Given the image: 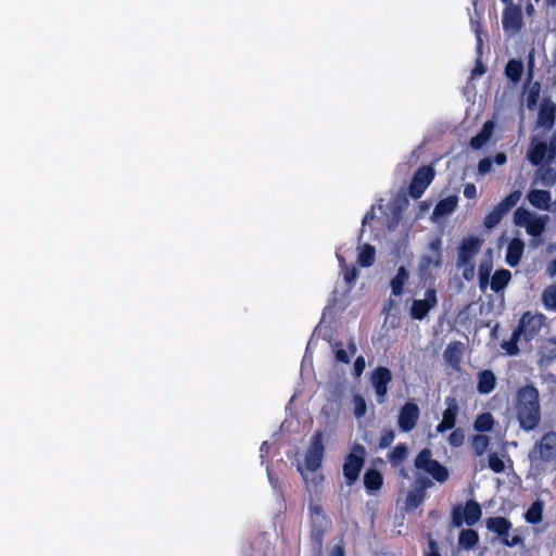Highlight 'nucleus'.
Listing matches in <instances>:
<instances>
[{
  "mask_svg": "<svg viewBox=\"0 0 556 556\" xmlns=\"http://www.w3.org/2000/svg\"><path fill=\"white\" fill-rule=\"evenodd\" d=\"M515 414L519 427L525 431L535 429L541 421L540 393L533 384L518 389L515 397Z\"/></svg>",
  "mask_w": 556,
  "mask_h": 556,
  "instance_id": "obj_1",
  "label": "nucleus"
},
{
  "mask_svg": "<svg viewBox=\"0 0 556 556\" xmlns=\"http://www.w3.org/2000/svg\"><path fill=\"white\" fill-rule=\"evenodd\" d=\"M309 510V541L315 551L321 552L324 539L328 530L331 528V520L324 511L321 505L312 504Z\"/></svg>",
  "mask_w": 556,
  "mask_h": 556,
  "instance_id": "obj_2",
  "label": "nucleus"
},
{
  "mask_svg": "<svg viewBox=\"0 0 556 556\" xmlns=\"http://www.w3.org/2000/svg\"><path fill=\"white\" fill-rule=\"evenodd\" d=\"M366 448L359 443H354L351 447V452L345 456L342 471L343 476L349 485L354 484L365 465Z\"/></svg>",
  "mask_w": 556,
  "mask_h": 556,
  "instance_id": "obj_3",
  "label": "nucleus"
},
{
  "mask_svg": "<svg viewBox=\"0 0 556 556\" xmlns=\"http://www.w3.org/2000/svg\"><path fill=\"white\" fill-rule=\"evenodd\" d=\"M415 467L430 475L437 482L444 483L447 481L450 473L445 466L432 458L430 448H422L415 458Z\"/></svg>",
  "mask_w": 556,
  "mask_h": 556,
  "instance_id": "obj_4",
  "label": "nucleus"
},
{
  "mask_svg": "<svg viewBox=\"0 0 556 556\" xmlns=\"http://www.w3.org/2000/svg\"><path fill=\"white\" fill-rule=\"evenodd\" d=\"M452 523L459 528L464 523L475 526L482 516L480 504L476 500H468L465 507L455 505L452 509Z\"/></svg>",
  "mask_w": 556,
  "mask_h": 556,
  "instance_id": "obj_5",
  "label": "nucleus"
},
{
  "mask_svg": "<svg viewBox=\"0 0 556 556\" xmlns=\"http://www.w3.org/2000/svg\"><path fill=\"white\" fill-rule=\"evenodd\" d=\"M545 320V315L541 313L531 314V312H525L519 319L516 330L521 333L526 341H531L540 332Z\"/></svg>",
  "mask_w": 556,
  "mask_h": 556,
  "instance_id": "obj_6",
  "label": "nucleus"
},
{
  "mask_svg": "<svg viewBox=\"0 0 556 556\" xmlns=\"http://www.w3.org/2000/svg\"><path fill=\"white\" fill-rule=\"evenodd\" d=\"M434 178V169L431 166L418 168L409 184L408 192L413 199H419Z\"/></svg>",
  "mask_w": 556,
  "mask_h": 556,
  "instance_id": "obj_7",
  "label": "nucleus"
},
{
  "mask_svg": "<svg viewBox=\"0 0 556 556\" xmlns=\"http://www.w3.org/2000/svg\"><path fill=\"white\" fill-rule=\"evenodd\" d=\"M555 157V148H548L547 143L538 140L535 137L531 139V143L527 151V159L533 166H540L545 161L551 162Z\"/></svg>",
  "mask_w": 556,
  "mask_h": 556,
  "instance_id": "obj_8",
  "label": "nucleus"
},
{
  "mask_svg": "<svg viewBox=\"0 0 556 556\" xmlns=\"http://www.w3.org/2000/svg\"><path fill=\"white\" fill-rule=\"evenodd\" d=\"M533 459L539 458L544 463H549L556 457V432H546L533 446Z\"/></svg>",
  "mask_w": 556,
  "mask_h": 556,
  "instance_id": "obj_9",
  "label": "nucleus"
},
{
  "mask_svg": "<svg viewBox=\"0 0 556 556\" xmlns=\"http://www.w3.org/2000/svg\"><path fill=\"white\" fill-rule=\"evenodd\" d=\"M522 9L520 4L505 7L502 13V26L505 33L518 34L523 27Z\"/></svg>",
  "mask_w": 556,
  "mask_h": 556,
  "instance_id": "obj_10",
  "label": "nucleus"
},
{
  "mask_svg": "<svg viewBox=\"0 0 556 556\" xmlns=\"http://www.w3.org/2000/svg\"><path fill=\"white\" fill-rule=\"evenodd\" d=\"M437 304V291L434 288H429L426 290L424 300L413 301L409 315L413 319L422 320Z\"/></svg>",
  "mask_w": 556,
  "mask_h": 556,
  "instance_id": "obj_11",
  "label": "nucleus"
},
{
  "mask_svg": "<svg viewBox=\"0 0 556 556\" xmlns=\"http://www.w3.org/2000/svg\"><path fill=\"white\" fill-rule=\"evenodd\" d=\"M420 417L418 405L412 401L406 402L400 409L397 426L402 432H410L417 425Z\"/></svg>",
  "mask_w": 556,
  "mask_h": 556,
  "instance_id": "obj_12",
  "label": "nucleus"
},
{
  "mask_svg": "<svg viewBox=\"0 0 556 556\" xmlns=\"http://www.w3.org/2000/svg\"><path fill=\"white\" fill-rule=\"evenodd\" d=\"M432 255H422L419 260V273L421 276L430 275L431 267H440L442 264V240L435 238L429 243Z\"/></svg>",
  "mask_w": 556,
  "mask_h": 556,
  "instance_id": "obj_13",
  "label": "nucleus"
},
{
  "mask_svg": "<svg viewBox=\"0 0 556 556\" xmlns=\"http://www.w3.org/2000/svg\"><path fill=\"white\" fill-rule=\"evenodd\" d=\"M392 381V372L388 367L378 366L371 371L370 382L375 389L379 403L384 401L389 383Z\"/></svg>",
  "mask_w": 556,
  "mask_h": 556,
  "instance_id": "obj_14",
  "label": "nucleus"
},
{
  "mask_svg": "<svg viewBox=\"0 0 556 556\" xmlns=\"http://www.w3.org/2000/svg\"><path fill=\"white\" fill-rule=\"evenodd\" d=\"M482 240L475 236L466 237L462 240L458 249L457 266L462 267V263L473 262L475 256L479 253Z\"/></svg>",
  "mask_w": 556,
  "mask_h": 556,
  "instance_id": "obj_15",
  "label": "nucleus"
},
{
  "mask_svg": "<svg viewBox=\"0 0 556 556\" xmlns=\"http://www.w3.org/2000/svg\"><path fill=\"white\" fill-rule=\"evenodd\" d=\"M446 408L442 414V420L437 426L438 433H444L448 430L454 429L456 425V418L459 413V406L456 397L447 396L445 397Z\"/></svg>",
  "mask_w": 556,
  "mask_h": 556,
  "instance_id": "obj_16",
  "label": "nucleus"
},
{
  "mask_svg": "<svg viewBox=\"0 0 556 556\" xmlns=\"http://www.w3.org/2000/svg\"><path fill=\"white\" fill-rule=\"evenodd\" d=\"M549 220L547 215H540L534 217L529 222V224L525 227L527 233L531 237L530 245L533 248H538L543 243L542 235L545 231L546 225Z\"/></svg>",
  "mask_w": 556,
  "mask_h": 556,
  "instance_id": "obj_17",
  "label": "nucleus"
},
{
  "mask_svg": "<svg viewBox=\"0 0 556 556\" xmlns=\"http://www.w3.org/2000/svg\"><path fill=\"white\" fill-rule=\"evenodd\" d=\"M555 118L556 104L549 98H544L538 114V125L548 130L554 126Z\"/></svg>",
  "mask_w": 556,
  "mask_h": 556,
  "instance_id": "obj_18",
  "label": "nucleus"
},
{
  "mask_svg": "<svg viewBox=\"0 0 556 556\" xmlns=\"http://www.w3.org/2000/svg\"><path fill=\"white\" fill-rule=\"evenodd\" d=\"M525 252V242L520 238H513L507 245L505 261L510 267L519 265Z\"/></svg>",
  "mask_w": 556,
  "mask_h": 556,
  "instance_id": "obj_19",
  "label": "nucleus"
},
{
  "mask_svg": "<svg viewBox=\"0 0 556 556\" xmlns=\"http://www.w3.org/2000/svg\"><path fill=\"white\" fill-rule=\"evenodd\" d=\"M464 352V343L460 341H452L447 344L443 352L444 361L455 370L460 368L462 355Z\"/></svg>",
  "mask_w": 556,
  "mask_h": 556,
  "instance_id": "obj_20",
  "label": "nucleus"
},
{
  "mask_svg": "<svg viewBox=\"0 0 556 556\" xmlns=\"http://www.w3.org/2000/svg\"><path fill=\"white\" fill-rule=\"evenodd\" d=\"M527 199L530 204L539 210L549 211L552 205L551 192L547 190L532 189L528 192Z\"/></svg>",
  "mask_w": 556,
  "mask_h": 556,
  "instance_id": "obj_21",
  "label": "nucleus"
},
{
  "mask_svg": "<svg viewBox=\"0 0 556 556\" xmlns=\"http://www.w3.org/2000/svg\"><path fill=\"white\" fill-rule=\"evenodd\" d=\"M383 485L382 473L374 468H368L364 473V486L368 494H375Z\"/></svg>",
  "mask_w": 556,
  "mask_h": 556,
  "instance_id": "obj_22",
  "label": "nucleus"
},
{
  "mask_svg": "<svg viewBox=\"0 0 556 556\" xmlns=\"http://www.w3.org/2000/svg\"><path fill=\"white\" fill-rule=\"evenodd\" d=\"M493 130L494 123L492 121H486L481 130L470 139V147L473 150H480L483 148L491 139Z\"/></svg>",
  "mask_w": 556,
  "mask_h": 556,
  "instance_id": "obj_23",
  "label": "nucleus"
},
{
  "mask_svg": "<svg viewBox=\"0 0 556 556\" xmlns=\"http://www.w3.org/2000/svg\"><path fill=\"white\" fill-rule=\"evenodd\" d=\"M495 387L496 377L492 370L484 369L478 374L477 391L480 394H489L495 389Z\"/></svg>",
  "mask_w": 556,
  "mask_h": 556,
  "instance_id": "obj_24",
  "label": "nucleus"
},
{
  "mask_svg": "<svg viewBox=\"0 0 556 556\" xmlns=\"http://www.w3.org/2000/svg\"><path fill=\"white\" fill-rule=\"evenodd\" d=\"M486 528L502 540L511 529V522L505 517H490L486 519Z\"/></svg>",
  "mask_w": 556,
  "mask_h": 556,
  "instance_id": "obj_25",
  "label": "nucleus"
},
{
  "mask_svg": "<svg viewBox=\"0 0 556 556\" xmlns=\"http://www.w3.org/2000/svg\"><path fill=\"white\" fill-rule=\"evenodd\" d=\"M511 279V274L508 269H497L491 277L490 287L495 293L501 292L506 288Z\"/></svg>",
  "mask_w": 556,
  "mask_h": 556,
  "instance_id": "obj_26",
  "label": "nucleus"
},
{
  "mask_svg": "<svg viewBox=\"0 0 556 556\" xmlns=\"http://www.w3.org/2000/svg\"><path fill=\"white\" fill-rule=\"evenodd\" d=\"M409 274L404 266L399 267L396 275L391 279L390 286L394 296L403 293L404 285L407 282Z\"/></svg>",
  "mask_w": 556,
  "mask_h": 556,
  "instance_id": "obj_27",
  "label": "nucleus"
},
{
  "mask_svg": "<svg viewBox=\"0 0 556 556\" xmlns=\"http://www.w3.org/2000/svg\"><path fill=\"white\" fill-rule=\"evenodd\" d=\"M457 197L455 195L446 197L440 200L434 206L433 215L441 217L451 214L452 212L455 211L457 206Z\"/></svg>",
  "mask_w": 556,
  "mask_h": 556,
  "instance_id": "obj_28",
  "label": "nucleus"
},
{
  "mask_svg": "<svg viewBox=\"0 0 556 556\" xmlns=\"http://www.w3.org/2000/svg\"><path fill=\"white\" fill-rule=\"evenodd\" d=\"M544 503L540 500L534 501L525 514V519L530 525H538L543 519Z\"/></svg>",
  "mask_w": 556,
  "mask_h": 556,
  "instance_id": "obj_29",
  "label": "nucleus"
},
{
  "mask_svg": "<svg viewBox=\"0 0 556 556\" xmlns=\"http://www.w3.org/2000/svg\"><path fill=\"white\" fill-rule=\"evenodd\" d=\"M479 542V534L473 529H463L458 536V544L465 549L473 548Z\"/></svg>",
  "mask_w": 556,
  "mask_h": 556,
  "instance_id": "obj_30",
  "label": "nucleus"
},
{
  "mask_svg": "<svg viewBox=\"0 0 556 556\" xmlns=\"http://www.w3.org/2000/svg\"><path fill=\"white\" fill-rule=\"evenodd\" d=\"M376 260V249L374 245L366 243L361 248L358 253L357 263L362 267H370Z\"/></svg>",
  "mask_w": 556,
  "mask_h": 556,
  "instance_id": "obj_31",
  "label": "nucleus"
},
{
  "mask_svg": "<svg viewBox=\"0 0 556 556\" xmlns=\"http://www.w3.org/2000/svg\"><path fill=\"white\" fill-rule=\"evenodd\" d=\"M408 455V447L404 443H399L388 454V459L393 467L401 465Z\"/></svg>",
  "mask_w": 556,
  "mask_h": 556,
  "instance_id": "obj_32",
  "label": "nucleus"
},
{
  "mask_svg": "<svg viewBox=\"0 0 556 556\" xmlns=\"http://www.w3.org/2000/svg\"><path fill=\"white\" fill-rule=\"evenodd\" d=\"M523 73V64L520 60H509L505 66V75L513 81L518 83Z\"/></svg>",
  "mask_w": 556,
  "mask_h": 556,
  "instance_id": "obj_33",
  "label": "nucleus"
},
{
  "mask_svg": "<svg viewBox=\"0 0 556 556\" xmlns=\"http://www.w3.org/2000/svg\"><path fill=\"white\" fill-rule=\"evenodd\" d=\"M339 263L342 268L343 279L348 285V288L352 289L357 279L358 270L354 265H346L345 260L342 256L339 257Z\"/></svg>",
  "mask_w": 556,
  "mask_h": 556,
  "instance_id": "obj_34",
  "label": "nucleus"
},
{
  "mask_svg": "<svg viewBox=\"0 0 556 556\" xmlns=\"http://www.w3.org/2000/svg\"><path fill=\"white\" fill-rule=\"evenodd\" d=\"M491 439L485 434H475L471 440V447L475 456L480 457L484 455L489 448Z\"/></svg>",
  "mask_w": 556,
  "mask_h": 556,
  "instance_id": "obj_35",
  "label": "nucleus"
},
{
  "mask_svg": "<svg viewBox=\"0 0 556 556\" xmlns=\"http://www.w3.org/2000/svg\"><path fill=\"white\" fill-rule=\"evenodd\" d=\"M542 303L547 311L556 312V281L543 290Z\"/></svg>",
  "mask_w": 556,
  "mask_h": 556,
  "instance_id": "obj_36",
  "label": "nucleus"
},
{
  "mask_svg": "<svg viewBox=\"0 0 556 556\" xmlns=\"http://www.w3.org/2000/svg\"><path fill=\"white\" fill-rule=\"evenodd\" d=\"M494 425V418L491 413H482L477 416L473 428L479 432L491 431Z\"/></svg>",
  "mask_w": 556,
  "mask_h": 556,
  "instance_id": "obj_37",
  "label": "nucleus"
},
{
  "mask_svg": "<svg viewBox=\"0 0 556 556\" xmlns=\"http://www.w3.org/2000/svg\"><path fill=\"white\" fill-rule=\"evenodd\" d=\"M521 337V333L515 328L510 339L502 343V349L510 356L517 355L519 353L518 342Z\"/></svg>",
  "mask_w": 556,
  "mask_h": 556,
  "instance_id": "obj_38",
  "label": "nucleus"
},
{
  "mask_svg": "<svg viewBox=\"0 0 556 556\" xmlns=\"http://www.w3.org/2000/svg\"><path fill=\"white\" fill-rule=\"evenodd\" d=\"M533 217L534 214L525 207H517L514 212V223L519 227H526Z\"/></svg>",
  "mask_w": 556,
  "mask_h": 556,
  "instance_id": "obj_39",
  "label": "nucleus"
},
{
  "mask_svg": "<svg viewBox=\"0 0 556 556\" xmlns=\"http://www.w3.org/2000/svg\"><path fill=\"white\" fill-rule=\"evenodd\" d=\"M308 453L320 454L324 455L325 446H324V435L321 431H316L311 438V443L307 448Z\"/></svg>",
  "mask_w": 556,
  "mask_h": 556,
  "instance_id": "obj_40",
  "label": "nucleus"
},
{
  "mask_svg": "<svg viewBox=\"0 0 556 556\" xmlns=\"http://www.w3.org/2000/svg\"><path fill=\"white\" fill-rule=\"evenodd\" d=\"M492 270V263L491 262H482L479 265V286L482 290L486 288V286L490 283V275Z\"/></svg>",
  "mask_w": 556,
  "mask_h": 556,
  "instance_id": "obj_41",
  "label": "nucleus"
},
{
  "mask_svg": "<svg viewBox=\"0 0 556 556\" xmlns=\"http://www.w3.org/2000/svg\"><path fill=\"white\" fill-rule=\"evenodd\" d=\"M488 467L494 473H502L505 471V463L496 452H492L488 455Z\"/></svg>",
  "mask_w": 556,
  "mask_h": 556,
  "instance_id": "obj_42",
  "label": "nucleus"
},
{
  "mask_svg": "<svg viewBox=\"0 0 556 556\" xmlns=\"http://www.w3.org/2000/svg\"><path fill=\"white\" fill-rule=\"evenodd\" d=\"M324 455L306 452L304 464L307 470L316 471L323 463Z\"/></svg>",
  "mask_w": 556,
  "mask_h": 556,
  "instance_id": "obj_43",
  "label": "nucleus"
},
{
  "mask_svg": "<svg viewBox=\"0 0 556 556\" xmlns=\"http://www.w3.org/2000/svg\"><path fill=\"white\" fill-rule=\"evenodd\" d=\"M503 215L494 207L490 213L484 217L483 225L486 229H492L496 225L501 223L503 219Z\"/></svg>",
  "mask_w": 556,
  "mask_h": 556,
  "instance_id": "obj_44",
  "label": "nucleus"
},
{
  "mask_svg": "<svg viewBox=\"0 0 556 556\" xmlns=\"http://www.w3.org/2000/svg\"><path fill=\"white\" fill-rule=\"evenodd\" d=\"M424 492L422 491H410L406 496V507L407 508H417L424 502Z\"/></svg>",
  "mask_w": 556,
  "mask_h": 556,
  "instance_id": "obj_45",
  "label": "nucleus"
},
{
  "mask_svg": "<svg viewBox=\"0 0 556 556\" xmlns=\"http://www.w3.org/2000/svg\"><path fill=\"white\" fill-rule=\"evenodd\" d=\"M394 438H395L394 431L390 428H384L381 431L378 447L380 450L389 447L392 444V442L394 441Z\"/></svg>",
  "mask_w": 556,
  "mask_h": 556,
  "instance_id": "obj_46",
  "label": "nucleus"
},
{
  "mask_svg": "<svg viewBox=\"0 0 556 556\" xmlns=\"http://www.w3.org/2000/svg\"><path fill=\"white\" fill-rule=\"evenodd\" d=\"M448 444L452 447H459L464 444L465 432L462 428L454 429L447 438Z\"/></svg>",
  "mask_w": 556,
  "mask_h": 556,
  "instance_id": "obj_47",
  "label": "nucleus"
},
{
  "mask_svg": "<svg viewBox=\"0 0 556 556\" xmlns=\"http://www.w3.org/2000/svg\"><path fill=\"white\" fill-rule=\"evenodd\" d=\"M354 403V416L356 418H361L366 414V402L362 395H354L353 397Z\"/></svg>",
  "mask_w": 556,
  "mask_h": 556,
  "instance_id": "obj_48",
  "label": "nucleus"
},
{
  "mask_svg": "<svg viewBox=\"0 0 556 556\" xmlns=\"http://www.w3.org/2000/svg\"><path fill=\"white\" fill-rule=\"evenodd\" d=\"M336 345L339 346V349H337L334 353L336 361L342 364H350V354L344 349H342V342H338L336 343Z\"/></svg>",
  "mask_w": 556,
  "mask_h": 556,
  "instance_id": "obj_49",
  "label": "nucleus"
},
{
  "mask_svg": "<svg viewBox=\"0 0 556 556\" xmlns=\"http://www.w3.org/2000/svg\"><path fill=\"white\" fill-rule=\"evenodd\" d=\"M471 28L473 30V33L476 34V38H477V48L478 50L480 51L482 46H483V40H482V24L478 21H473L471 20Z\"/></svg>",
  "mask_w": 556,
  "mask_h": 556,
  "instance_id": "obj_50",
  "label": "nucleus"
},
{
  "mask_svg": "<svg viewBox=\"0 0 556 556\" xmlns=\"http://www.w3.org/2000/svg\"><path fill=\"white\" fill-rule=\"evenodd\" d=\"M502 544L505 545V546H508V547H515L517 545H520L523 543V540L520 535L518 534H515L513 536H509V533L507 534V536H504L502 540H501Z\"/></svg>",
  "mask_w": 556,
  "mask_h": 556,
  "instance_id": "obj_51",
  "label": "nucleus"
},
{
  "mask_svg": "<svg viewBox=\"0 0 556 556\" xmlns=\"http://www.w3.org/2000/svg\"><path fill=\"white\" fill-rule=\"evenodd\" d=\"M463 269V278L467 281H470L475 277V262L462 263Z\"/></svg>",
  "mask_w": 556,
  "mask_h": 556,
  "instance_id": "obj_52",
  "label": "nucleus"
},
{
  "mask_svg": "<svg viewBox=\"0 0 556 556\" xmlns=\"http://www.w3.org/2000/svg\"><path fill=\"white\" fill-rule=\"evenodd\" d=\"M493 165V161L491 157H483L478 163V172L480 175H485L491 172Z\"/></svg>",
  "mask_w": 556,
  "mask_h": 556,
  "instance_id": "obj_53",
  "label": "nucleus"
},
{
  "mask_svg": "<svg viewBox=\"0 0 556 556\" xmlns=\"http://www.w3.org/2000/svg\"><path fill=\"white\" fill-rule=\"evenodd\" d=\"M520 192L519 191H513L508 195H506L503 200L507 204V206L511 210L520 200Z\"/></svg>",
  "mask_w": 556,
  "mask_h": 556,
  "instance_id": "obj_54",
  "label": "nucleus"
},
{
  "mask_svg": "<svg viewBox=\"0 0 556 556\" xmlns=\"http://www.w3.org/2000/svg\"><path fill=\"white\" fill-rule=\"evenodd\" d=\"M329 556H345V548L343 540L341 539L338 544H334L330 551Z\"/></svg>",
  "mask_w": 556,
  "mask_h": 556,
  "instance_id": "obj_55",
  "label": "nucleus"
},
{
  "mask_svg": "<svg viewBox=\"0 0 556 556\" xmlns=\"http://www.w3.org/2000/svg\"><path fill=\"white\" fill-rule=\"evenodd\" d=\"M365 366H366L365 358L363 356H358L354 362V367H353L354 376H356V377L361 376L365 369Z\"/></svg>",
  "mask_w": 556,
  "mask_h": 556,
  "instance_id": "obj_56",
  "label": "nucleus"
},
{
  "mask_svg": "<svg viewBox=\"0 0 556 556\" xmlns=\"http://www.w3.org/2000/svg\"><path fill=\"white\" fill-rule=\"evenodd\" d=\"M477 195V188L475 184H466L464 187V197L467 199H473Z\"/></svg>",
  "mask_w": 556,
  "mask_h": 556,
  "instance_id": "obj_57",
  "label": "nucleus"
},
{
  "mask_svg": "<svg viewBox=\"0 0 556 556\" xmlns=\"http://www.w3.org/2000/svg\"><path fill=\"white\" fill-rule=\"evenodd\" d=\"M429 549L430 552L427 553L426 556H441L439 553L438 543L432 539L429 540Z\"/></svg>",
  "mask_w": 556,
  "mask_h": 556,
  "instance_id": "obj_58",
  "label": "nucleus"
},
{
  "mask_svg": "<svg viewBox=\"0 0 556 556\" xmlns=\"http://www.w3.org/2000/svg\"><path fill=\"white\" fill-rule=\"evenodd\" d=\"M538 97H539V91L532 90L529 93L528 99H527L528 108H532V105H534L536 103Z\"/></svg>",
  "mask_w": 556,
  "mask_h": 556,
  "instance_id": "obj_59",
  "label": "nucleus"
},
{
  "mask_svg": "<svg viewBox=\"0 0 556 556\" xmlns=\"http://www.w3.org/2000/svg\"><path fill=\"white\" fill-rule=\"evenodd\" d=\"M495 208L503 215L505 216L509 211L510 208L507 206V204L504 202V200H502L496 206Z\"/></svg>",
  "mask_w": 556,
  "mask_h": 556,
  "instance_id": "obj_60",
  "label": "nucleus"
},
{
  "mask_svg": "<svg viewBox=\"0 0 556 556\" xmlns=\"http://www.w3.org/2000/svg\"><path fill=\"white\" fill-rule=\"evenodd\" d=\"M507 161V156L505 153L503 152H498L495 154V157H494V162L497 164V165H504Z\"/></svg>",
  "mask_w": 556,
  "mask_h": 556,
  "instance_id": "obj_61",
  "label": "nucleus"
},
{
  "mask_svg": "<svg viewBox=\"0 0 556 556\" xmlns=\"http://www.w3.org/2000/svg\"><path fill=\"white\" fill-rule=\"evenodd\" d=\"M484 72H485L484 66H483L480 62H478V63H477V65H476V67H475V70L472 71V74H473V75H481V74H483Z\"/></svg>",
  "mask_w": 556,
  "mask_h": 556,
  "instance_id": "obj_62",
  "label": "nucleus"
},
{
  "mask_svg": "<svg viewBox=\"0 0 556 556\" xmlns=\"http://www.w3.org/2000/svg\"><path fill=\"white\" fill-rule=\"evenodd\" d=\"M548 271L551 275H555L556 274V260H554L549 266H548Z\"/></svg>",
  "mask_w": 556,
  "mask_h": 556,
  "instance_id": "obj_63",
  "label": "nucleus"
},
{
  "mask_svg": "<svg viewBox=\"0 0 556 556\" xmlns=\"http://www.w3.org/2000/svg\"><path fill=\"white\" fill-rule=\"evenodd\" d=\"M349 349L352 355L356 353V345L353 341H350Z\"/></svg>",
  "mask_w": 556,
  "mask_h": 556,
  "instance_id": "obj_64",
  "label": "nucleus"
}]
</instances>
